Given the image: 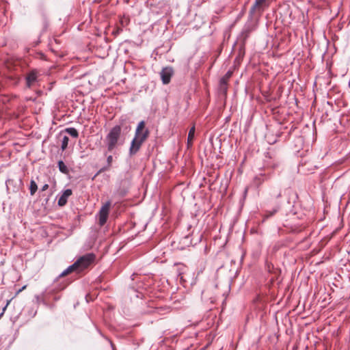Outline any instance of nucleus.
I'll list each match as a JSON object with an SVG mask.
<instances>
[{"instance_id": "1", "label": "nucleus", "mask_w": 350, "mask_h": 350, "mask_svg": "<svg viewBox=\"0 0 350 350\" xmlns=\"http://www.w3.org/2000/svg\"><path fill=\"white\" fill-rule=\"evenodd\" d=\"M95 258V254L93 253H88L79 257L74 262V264H77V272L80 273L87 269L89 266L94 263Z\"/></svg>"}, {"instance_id": "2", "label": "nucleus", "mask_w": 350, "mask_h": 350, "mask_svg": "<svg viewBox=\"0 0 350 350\" xmlns=\"http://www.w3.org/2000/svg\"><path fill=\"white\" fill-rule=\"evenodd\" d=\"M121 127L120 126H116L113 127L106 137V142L107 148L111 151L116 146L118 140L120 135Z\"/></svg>"}, {"instance_id": "3", "label": "nucleus", "mask_w": 350, "mask_h": 350, "mask_svg": "<svg viewBox=\"0 0 350 350\" xmlns=\"http://www.w3.org/2000/svg\"><path fill=\"white\" fill-rule=\"evenodd\" d=\"M111 207V202L107 201L100 208L98 213V223L100 226H104L108 219L109 213Z\"/></svg>"}, {"instance_id": "4", "label": "nucleus", "mask_w": 350, "mask_h": 350, "mask_svg": "<svg viewBox=\"0 0 350 350\" xmlns=\"http://www.w3.org/2000/svg\"><path fill=\"white\" fill-rule=\"evenodd\" d=\"M147 137H144V135L142 136H137L135 135L134 139H133L131 142V145L130 147V154H135L140 148L142 144L144 143V142L146 139Z\"/></svg>"}, {"instance_id": "5", "label": "nucleus", "mask_w": 350, "mask_h": 350, "mask_svg": "<svg viewBox=\"0 0 350 350\" xmlns=\"http://www.w3.org/2000/svg\"><path fill=\"white\" fill-rule=\"evenodd\" d=\"M174 71L171 67L164 68L161 72V77L164 84H167L173 75Z\"/></svg>"}, {"instance_id": "6", "label": "nucleus", "mask_w": 350, "mask_h": 350, "mask_svg": "<svg viewBox=\"0 0 350 350\" xmlns=\"http://www.w3.org/2000/svg\"><path fill=\"white\" fill-rule=\"evenodd\" d=\"M72 191L70 189H66L58 200V205L60 206H64L67 203L68 197H70L72 195Z\"/></svg>"}, {"instance_id": "7", "label": "nucleus", "mask_w": 350, "mask_h": 350, "mask_svg": "<svg viewBox=\"0 0 350 350\" xmlns=\"http://www.w3.org/2000/svg\"><path fill=\"white\" fill-rule=\"evenodd\" d=\"M135 135H137V136L144 135V137H148V131L145 129V122L144 121H141L138 124L136 131H135Z\"/></svg>"}, {"instance_id": "8", "label": "nucleus", "mask_w": 350, "mask_h": 350, "mask_svg": "<svg viewBox=\"0 0 350 350\" xmlns=\"http://www.w3.org/2000/svg\"><path fill=\"white\" fill-rule=\"evenodd\" d=\"M232 72L231 71H228L225 76L221 79L220 80V86L221 89L224 91H226V85L227 84L228 80L232 76Z\"/></svg>"}, {"instance_id": "9", "label": "nucleus", "mask_w": 350, "mask_h": 350, "mask_svg": "<svg viewBox=\"0 0 350 350\" xmlns=\"http://www.w3.org/2000/svg\"><path fill=\"white\" fill-rule=\"evenodd\" d=\"M77 264H72L70 266H68L65 270H64L58 276V278L64 277L72 272L76 271L77 272Z\"/></svg>"}, {"instance_id": "10", "label": "nucleus", "mask_w": 350, "mask_h": 350, "mask_svg": "<svg viewBox=\"0 0 350 350\" xmlns=\"http://www.w3.org/2000/svg\"><path fill=\"white\" fill-rule=\"evenodd\" d=\"M37 79V73L35 71L31 72L27 77V84L29 87L31 86Z\"/></svg>"}, {"instance_id": "11", "label": "nucleus", "mask_w": 350, "mask_h": 350, "mask_svg": "<svg viewBox=\"0 0 350 350\" xmlns=\"http://www.w3.org/2000/svg\"><path fill=\"white\" fill-rule=\"evenodd\" d=\"M194 134H195V127L192 126L188 134V139H187V144L188 146H191L192 144L193 138H194Z\"/></svg>"}, {"instance_id": "12", "label": "nucleus", "mask_w": 350, "mask_h": 350, "mask_svg": "<svg viewBox=\"0 0 350 350\" xmlns=\"http://www.w3.org/2000/svg\"><path fill=\"white\" fill-rule=\"evenodd\" d=\"M278 210H279V206H276L272 211H267L264 215V220L273 216L275 213L278 212Z\"/></svg>"}, {"instance_id": "13", "label": "nucleus", "mask_w": 350, "mask_h": 350, "mask_svg": "<svg viewBox=\"0 0 350 350\" xmlns=\"http://www.w3.org/2000/svg\"><path fill=\"white\" fill-rule=\"evenodd\" d=\"M65 132L75 138H77L79 135L78 131L75 128H67L65 129Z\"/></svg>"}, {"instance_id": "14", "label": "nucleus", "mask_w": 350, "mask_h": 350, "mask_svg": "<svg viewBox=\"0 0 350 350\" xmlns=\"http://www.w3.org/2000/svg\"><path fill=\"white\" fill-rule=\"evenodd\" d=\"M58 166H59V170L62 173H63V174L68 173V168L63 161H59Z\"/></svg>"}, {"instance_id": "15", "label": "nucleus", "mask_w": 350, "mask_h": 350, "mask_svg": "<svg viewBox=\"0 0 350 350\" xmlns=\"http://www.w3.org/2000/svg\"><path fill=\"white\" fill-rule=\"evenodd\" d=\"M266 0H256L254 5L252 8V11L254 12L256 9H258L260 6H262Z\"/></svg>"}, {"instance_id": "16", "label": "nucleus", "mask_w": 350, "mask_h": 350, "mask_svg": "<svg viewBox=\"0 0 350 350\" xmlns=\"http://www.w3.org/2000/svg\"><path fill=\"white\" fill-rule=\"evenodd\" d=\"M30 194L33 196L37 191L38 186L34 180H31L30 183Z\"/></svg>"}, {"instance_id": "17", "label": "nucleus", "mask_w": 350, "mask_h": 350, "mask_svg": "<svg viewBox=\"0 0 350 350\" xmlns=\"http://www.w3.org/2000/svg\"><path fill=\"white\" fill-rule=\"evenodd\" d=\"M69 138L67 136H64L62 142V149L65 150L68 144Z\"/></svg>"}, {"instance_id": "18", "label": "nucleus", "mask_w": 350, "mask_h": 350, "mask_svg": "<svg viewBox=\"0 0 350 350\" xmlns=\"http://www.w3.org/2000/svg\"><path fill=\"white\" fill-rule=\"evenodd\" d=\"M247 192H248V187H246L244 189V191H243V200L245 199L247 195Z\"/></svg>"}, {"instance_id": "19", "label": "nucleus", "mask_w": 350, "mask_h": 350, "mask_svg": "<svg viewBox=\"0 0 350 350\" xmlns=\"http://www.w3.org/2000/svg\"><path fill=\"white\" fill-rule=\"evenodd\" d=\"M27 287L26 285L23 286V287H21V288H19L17 291H16V295H18L19 293H21V291H23L24 289H25Z\"/></svg>"}, {"instance_id": "20", "label": "nucleus", "mask_w": 350, "mask_h": 350, "mask_svg": "<svg viewBox=\"0 0 350 350\" xmlns=\"http://www.w3.org/2000/svg\"><path fill=\"white\" fill-rule=\"evenodd\" d=\"M49 187V185L47 184H44L43 186H42V191H44L46 190V189H48Z\"/></svg>"}, {"instance_id": "21", "label": "nucleus", "mask_w": 350, "mask_h": 350, "mask_svg": "<svg viewBox=\"0 0 350 350\" xmlns=\"http://www.w3.org/2000/svg\"><path fill=\"white\" fill-rule=\"evenodd\" d=\"M112 161V156H109L107 158V161L110 163Z\"/></svg>"}, {"instance_id": "22", "label": "nucleus", "mask_w": 350, "mask_h": 350, "mask_svg": "<svg viewBox=\"0 0 350 350\" xmlns=\"http://www.w3.org/2000/svg\"><path fill=\"white\" fill-rule=\"evenodd\" d=\"M8 304H8L4 306V308H3V312H2V313L0 314V317L3 315V312L5 311V308H6V307H7Z\"/></svg>"}, {"instance_id": "23", "label": "nucleus", "mask_w": 350, "mask_h": 350, "mask_svg": "<svg viewBox=\"0 0 350 350\" xmlns=\"http://www.w3.org/2000/svg\"><path fill=\"white\" fill-rule=\"evenodd\" d=\"M280 196H281V194H280V193L277 196V198L280 197Z\"/></svg>"}]
</instances>
